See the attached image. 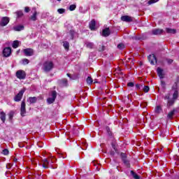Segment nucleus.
Segmentation results:
<instances>
[{"label": "nucleus", "instance_id": "1", "mask_svg": "<svg viewBox=\"0 0 179 179\" xmlns=\"http://www.w3.org/2000/svg\"><path fill=\"white\" fill-rule=\"evenodd\" d=\"M178 99V90H176L173 94V97L171 99L168 100L166 106L169 108L172 107L174 106L176 101Z\"/></svg>", "mask_w": 179, "mask_h": 179}, {"label": "nucleus", "instance_id": "2", "mask_svg": "<svg viewBox=\"0 0 179 179\" xmlns=\"http://www.w3.org/2000/svg\"><path fill=\"white\" fill-rule=\"evenodd\" d=\"M53 68H54V63H52V62L48 61L43 64V71L45 72H50L52 71Z\"/></svg>", "mask_w": 179, "mask_h": 179}, {"label": "nucleus", "instance_id": "3", "mask_svg": "<svg viewBox=\"0 0 179 179\" xmlns=\"http://www.w3.org/2000/svg\"><path fill=\"white\" fill-rule=\"evenodd\" d=\"M16 77L20 80L26 79V72L23 70H18L16 72Z\"/></svg>", "mask_w": 179, "mask_h": 179}, {"label": "nucleus", "instance_id": "4", "mask_svg": "<svg viewBox=\"0 0 179 179\" xmlns=\"http://www.w3.org/2000/svg\"><path fill=\"white\" fill-rule=\"evenodd\" d=\"M23 52L25 57H32V55H34V50L31 48L24 49Z\"/></svg>", "mask_w": 179, "mask_h": 179}, {"label": "nucleus", "instance_id": "5", "mask_svg": "<svg viewBox=\"0 0 179 179\" xmlns=\"http://www.w3.org/2000/svg\"><path fill=\"white\" fill-rule=\"evenodd\" d=\"M10 19L8 17H1V20L0 21V26L1 27H4V26H7L9 23Z\"/></svg>", "mask_w": 179, "mask_h": 179}, {"label": "nucleus", "instance_id": "6", "mask_svg": "<svg viewBox=\"0 0 179 179\" xmlns=\"http://www.w3.org/2000/svg\"><path fill=\"white\" fill-rule=\"evenodd\" d=\"M25 92L24 89L21 90L19 93L15 96L14 100L15 101H20L22 98L23 97V94Z\"/></svg>", "mask_w": 179, "mask_h": 179}, {"label": "nucleus", "instance_id": "7", "mask_svg": "<svg viewBox=\"0 0 179 179\" xmlns=\"http://www.w3.org/2000/svg\"><path fill=\"white\" fill-rule=\"evenodd\" d=\"M10 54H12V48H10V47L5 48L3 50V57H10Z\"/></svg>", "mask_w": 179, "mask_h": 179}, {"label": "nucleus", "instance_id": "8", "mask_svg": "<svg viewBox=\"0 0 179 179\" xmlns=\"http://www.w3.org/2000/svg\"><path fill=\"white\" fill-rule=\"evenodd\" d=\"M57 83L60 87H66V86H68V80L66 78H63L62 80H59Z\"/></svg>", "mask_w": 179, "mask_h": 179}, {"label": "nucleus", "instance_id": "9", "mask_svg": "<svg viewBox=\"0 0 179 179\" xmlns=\"http://www.w3.org/2000/svg\"><path fill=\"white\" fill-rule=\"evenodd\" d=\"M26 114V103L24 101H22L21 103V108H20V115L22 117H24Z\"/></svg>", "mask_w": 179, "mask_h": 179}, {"label": "nucleus", "instance_id": "10", "mask_svg": "<svg viewBox=\"0 0 179 179\" xmlns=\"http://www.w3.org/2000/svg\"><path fill=\"white\" fill-rule=\"evenodd\" d=\"M148 61L151 64V65H155V61L156 63H157V58L156 57V55H150L148 57Z\"/></svg>", "mask_w": 179, "mask_h": 179}, {"label": "nucleus", "instance_id": "11", "mask_svg": "<svg viewBox=\"0 0 179 179\" xmlns=\"http://www.w3.org/2000/svg\"><path fill=\"white\" fill-rule=\"evenodd\" d=\"M31 12L34 14L30 17V19L33 20V22H36V20H37V10H36V7L32 8Z\"/></svg>", "mask_w": 179, "mask_h": 179}, {"label": "nucleus", "instance_id": "12", "mask_svg": "<svg viewBox=\"0 0 179 179\" xmlns=\"http://www.w3.org/2000/svg\"><path fill=\"white\" fill-rule=\"evenodd\" d=\"M121 20L122 22H126L127 23H131V22H133L132 17L129 15H123L121 17Z\"/></svg>", "mask_w": 179, "mask_h": 179}, {"label": "nucleus", "instance_id": "13", "mask_svg": "<svg viewBox=\"0 0 179 179\" xmlns=\"http://www.w3.org/2000/svg\"><path fill=\"white\" fill-rule=\"evenodd\" d=\"M164 31L160 29H155L152 30V34L153 36H160Z\"/></svg>", "mask_w": 179, "mask_h": 179}, {"label": "nucleus", "instance_id": "14", "mask_svg": "<svg viewBox=\"0 0 179 179\" xmlns=\"http://www.w3.org/2000/svg\"><path fill=\"white\" fill-rule=\"evenodd\" d=\"M176 113H177V109L173 108L172 110H171L168 115H167V119L168 120H173V117L176 115Z\"/></svg>", "mask_w": 179, "mask_h": 179}, {"label": "nucleus", "instance_id": "15", "mask_svg": "<svg viewBox=\"0 0 179 179\" xmlns=\"http://www.w3.org/2000/svg\"><path fill=\"white\" fill-rule=\"evenodd\" d=\"M111 34V31H110V28H105L102 31V36L103 37H108Z\"/></svg>", "mask_w": 179, "mask_h": 179}, {"label": "nucleus", "instance_id": "16", "mask_svg": "<svg viewBox=\"0 0 179 179\" xmlns=\"http://www.w3.org/2000/svg\"><path fill=\"white\" fill-rule=\"evenodd\" d=\"M13 30H14V31H22V30H24V26L17 25L13 27Z\"/></svg>", "mask_w": 179, "mask_h": 179}, {"label": "nucleus", "instance_id": "17", "mask_svg": "<svg viewBox=\"0 0 179 179\" xmlns=\"http://www.w3.org/2000/svg\"><path fill=\"white\" fill-rule=\"evenodd\" d=\"M157 73L160 79H163L164 78V75L163 74V69H162V68L158 67L157 69Z\"/></svg>", "mask_w": 179, "mask_h": 179}, {"label": "nucleus", "instance_id": "18", "mask_svg": "<svg viewBox=\"0 0 179 179\" xmlns=\"http://www.w3.org/2000/svg\"><path fill=\"white\" fill-rule=\"evenodd\" d=\"M90 29V30H96V20H92L90 23H89Z\"/></svg>", "mask_w": 179, "mask_h": 179}, {"label": "nucleus", "instance_id": "19", "mask_svg": "<svg viewBox=\"0 0 179 179\" xmlns=\"http://www.w3.org/2000/svg\"><path fill=\"white\" fill-rule=\"evenodd\" d=\"M166 31L168 34H176L177 33V29L171 28H166Z\"/></svg>", "mask_w": 179, "mask_h": 179}, {"label": "nucleus", "instance_id": "20", "mask_svg": "<svg viewBox=\"0 0 179 179\" xmlns=\"http://www.w3.org/2000/svg\"><path fill=\"white\" fill-rule=\"evenodd\" d=\"M0 120L2 121V122H5V121H6V114L5 112L1 111L0 113Z\"/></svg>", "mask_w": 179, "mask_h": 179}, {"label": "nucleus", "instance_id": "21", "mask_svg": "<svg viewBox=\"0 0 179 179\" xmlns=\"http://www.w3.org/2000/svg\"><path fill=\"white\" fill-rule=\"evenodd\" d=\"M28 101H29L30 104H34V103H37V97H36V96L29 97Z\"/></svg>", "mask_w": 179, "mask_h": 179}, {"label": "nucleus", "instance_id": "22", "mask_svg": "<svg viewBox=\"0 0 179 179\" xmlns=\"http://www.w3.org/2000/svg\"><path fill=\"white\" fill-rule=\"evenodd\" d=\"M178 83H179V78L177 77L176 78V82H175V83L173 84V85L172 86V90H177V89H178Z\"/></svg>", "mask_w": 179, "mask_h": 179}, {"label": "nucleus", "instance_id": "23", "mask_svg": "<svg viewBox=\"0 0 179 179\" xmlns=\"http://www.w3.org/2000/svg\"><path fill=\"white\" fill-rule=\"evenodd\" d=\"M15 15H16L17 19H20V17H23V11L22 10H17L15 13Z\"/></svg>", "mask_w": 179, "mask_h": 179}, {"label": "nucleus", "instance_id": "24", "mask_svg": "<svg viewBox=\"0 0 179 179\" xmlns=\"http://www.w3.org/2000/svg\"><path fill=\"white\" fill-rule=\"evenodd\" d=\"M43 167L45 169H48V166H47V164H50V161H48V159H43Z\"/></svg>", "mask_w": 179, "mask_h": 179}, {"label": "nucleus", "instance_id": "25", "mask_svg": "<svg viewBox=\"0 0 179 179\" xmlns=\"http://www.w3.org/2000/svg\"><path fill=\"white\" fill-rule=\"evenodd\" d=\"M130 173L134 179H141V177L138 176V175L136 174V173H135L134 171H131Z\"/></svg>", "mask_w": 179, "mask_h": 179}, {"label": "nucleus", "instance_id": "26", "mask_svg": "<svg viewBox=\"0 0 179 179\" xmlns=\"http://www.w3.org/2000/svg\"><path fill=\"white\" fill-rule=\"evenodd\" d=\"M85 45L87 47V48H93V47H94V43H92V42H85Z\"/></svg>", "mask_w": 179, "mask_h": 179}, {"label": "nucleus", "instance_id": "27", "mask_svg": "<svg viewBox=\"0 0 179 179\" xmlns=\"http://www.w3.org/2000/svg\"><path fill=\"white\" fill-rule=\"evenodd\" d=\"M13 115H15V112L13 110L10 111V113H8V120L10 121H12V120L13 119Z\"/></svg>", "mask_w": 179, "mask_h": 179}, {"label": "nucleus", "instance_id": "28", "mask_svg": "<svg viewBox=\"0 0 179 179\" xmlns=\"http://www.w3.org/2000/svg\"><path fill=\"white\" fill-rule=\"evenodd\" d=\"M142 89L145 93H148L150 90V88L148 85H143Z\"/></svg>", "mask_w": 179, "mask_h": 179}, {"label": "nucleus", "instance_id": "29", "mask_svg": "<svg viewBox=\"0 0 179 179\" xmlns=\"http://www.w3.org/2000/svg\"><path fill=\"white\" fill-rule=\"evenodd\" d=\"M12 47L13 48H17L19 47V41H14Z\"/></svg>", "mask_w": 179, "mask_h": 179}, {"label": "nucleus", "instance_id": "30", "mask_svg": "<svg viewBox=\"0 0 179 179\" xmlns=\"http://www.w3.org/2000/svg\"><path fill=\"white\" fill-rule=\"evenodd\" d=\"M76 34V32H75V31H73V30H70L69 34H70V36H71V40H73Z\"/></svg>", "mask_w": 179, "mask_h": 179}, {"label": "nucleus", "instance_id": "31", "mask_svg": "<svg viewBox=\"0 0 179 179\" xmlns=\"http://www.w3.org/2000/svg\"><path fill=\"white\" fill-rule=\"evenodd\" d=\"M63 46L64 47L65 50H69V43L68 41L63 42Z\"/></svg>", "mask_w": 179, "mask_h": 179}, {"label": "nucleus", "instance_id": "32", "mask_svg": "<svg viewBox=\"0 0 179 179\" xmlns=\"http://www.w3.org/2000/svg\"><path fill=\"white\" fill-rule=\"evenodd\" d=\"M54 101H55V99H54V98L50 97V98L47 99L48 104H52V103H54Z\"/></svg>", "mask_w": 179, "mask_h": 179}, {"label": "nucleus", "instance_id": "33", "mask_svg": "<svg viewBox=\"0 0 179 179\" xmlns=\"http://www.w3.org/2000/svg\"><path fill=\"white\" fill-rule=\"evenodd\" d=\"M87 83L88 85H92L93 83V78H92V77H90V76H88L87 78Z\"/></svg>", "mask_w": 179, "mask_h": 179}, {"label": "nucleus", "instance_id": "34", "mask_svg": "<svg viewBox=\"0 0 179 179\" xmlns=\"http://www.w3.org/2000/svg\"><path fill=\"white\" fill-rule=\"evenodd\" d=\"M161 111H162V107L160 106H157L155 108V113H157V114H160Z\"/></svg>", "mask_w": 179, "mask_h": 179}, {"label": "nucleus", "instance_id": "35", "mask_svg": "<svg viewBox=\"0 0 179 179\" xmlns=\"http://www.w3.org/2000/svg\"><path fill=\"white\" fill-rule=\"evenodd\" d=\"M117 48L119 50H124V48H125V45H124V43H120L117 45Z\"/></svg>", "mask_w": 179, "mask_h": 179}, {"label": "nucleus", "instance_id": "36", "mask_svg": "<svg viewBox=\"0 0 179 179\" xmlns=\"http://www.w3.org/2000/svg\"><path fill=\"white\" fill-rule=\"evenodd\" d=\"M143 87V84H136V89L137 90H141Z\"/></svg>", "mask_w": 179, "mask_h": 179}, {"label": "nucleus", "instance_id": "37", "mask_svg": "<svg viewBox=\"0 0 179 179\" xmlns=\"http://www.w3.org/2000/svg\"><path fill=\"white\" fill-rule=\"evenodd\" d=\"M104 50H106V46L99 45V52H103V51H104Z\"/></svg>", "mask_w": 179, "mask_h": 179}, {"label": "nucleus", "instance_id": "38", "mask_svg": "<svg viewBox=\"0 0 179 179\" xmlns=\"http://www.w3.org/2000/svg\"><path fill=\"white\" fill-rule=\"evenodd\" d=\"M123 163L127 166L129 167V161H128V159H127V158L125 159H122Z\"/></svg>", "mask_w": 179, "mask_h": 179}, {"label": "nucleus", "instance_id": "39", "mask_svg": "<svg viewBox=\"0 0 179 179\" xmlns=\"http://www.w3.org/2000/svg\"><path fill=\"white\" fill-rule=\"evenodd\" d=\"M52 99H54V100L57 99V91L52 92Z\"/></svg>", "mask_w": 179, "mask_h": 179}, {"label": "nucleus", "instance_id": "40", "mask_svg": "<svg viewBox=\"0 0 179 179\" xmlns=\"http://www.w3.org/2000/svg\"><path fill=\"white\" fill-rule=\"evenodd\" d=\"M2 153L5 156H8V155H9V150H8V149L3 150Z\"/></svg>", "mask_w": 179, "mask_h": 179}, {"label": "nucleus", "instance_id": "41", "mask_svg": "<svg viewBox=\"0 0 179 179\" xmlns=\"http://www.w3.org/2000/svg\"><path fill=\"white\" fill-rule=\"evenodd\" d=\"M76 9V5L72 4L69 6V10H75Z\"/></svg>", "mask_w": 179, "mask_h": 179}, {"label": "nucleus", "instance_id": "42", "mask_svg": "<svg viewBox=\"0 0 179 179\" xmlns=\"http://www.w3.org/2000/svg\"><path fill=\"white\" fill-rule=\"evenodd\" d=\"M58 13L60 15H62V13H65V9L64 8H59L57 10Z\"/></svg>", "mask_w": 179, "mask_h": 179}, {"label": "nucleus", "instance_id": "43", "mask_svg": "<svg viewBox=\"0 0 179 179\" xmlns=\"http://www.w3.org/2000/svg\"><path fill=\"white\" fill-rule=\"evenodd\" d=\"M156 2H159V0H150L148 3V5H152V3H156Z\"/></svg>", "mask_w": 179, "mask_h": 179}, {"label": "nucleus", "instance_id": "44", "mask_svg": "<svg viewBox=\"0 0 179 179\" xmlns=\"http://www.w3.org/2000/svg\"><path fill=\"white\" fill-rule=\"evenodd\" d=\"M29 62H30V61L29 59H22L23 65H27V64H29Z\"/></svg>", "mask_w": 179, "mask_h": 179}, {"label": "nucleus", "instance_id": "45", "mask_svg": "<svg viewBox=\"0 0 179 179\" xmlns=\"http://www.w3.org/2000/svg\"><path fill=\"white\" fill-rule=\"evenodd\" d=\"M166 61L168 65H171L172 62H173L174 60H173L172 59H166Z\"/></svg>", "mask_w": 179, "mask_h": 179}, {"label": "nucleus", "instance_id": "46", "mask_svg": "<svg viewBox=\"0 0 179 179\" xmlns=\"http://www.w3.org/2000/svg\"><path fill=\"white\" fill-rule=\"evenodd\" d=\"M120 156L122 157V160H124L125 159H127V154H125V153L122 152L120 154Z\"/></svg>", "mask_w": 179, "mask_h": 179}, {"label": "nucleus", "instance_id": "47", "mask_svg": "<svg viewBox=\"0 0 179 179\" xmlns=\"http://www.w3.org/2000/svg\"><path fill=\"white\" fill-rule=\"evenodd\" d=\"M161 86H162V89H166V82L162 80L161 81Z\"/></svg>", "mask_w": 179, "mask_h": 179}, {"label": "nucleus", "instance_id": "48", "mask_svg": "<svg viewBox=\"0 0 179 179\" xmlns=\"http://www.w3.org/2000/svg\"><path fill=\"white\" fill-rule=\"evenodd\" d=\"M127 86L129 87H134L135 86V84L133 82H130L127 83Z\"/></svg>", "mask_w": 179, "mask_h": 179}, {"label": "nucleus", "instance_id": "49", "mask_svg": "<svg viewBox=\"0 0 179 179\" xmlns=\"http://www.w3.org/2000/svg\"><path fill=\"white\" fill-rule=\"evenodd\" d=\"M164 100H170V94H167L164 96Z\"/></svg>", "mask_w": 179, "mask_h": 179}, {"label": "nucleus", "instance_id": "50", "mask_svg": "<svg viewBox=\"0 0 179 179\" xmlns=\"http://www.w3.org/2000/svg\"><path fill=\"white\" fill-rule=\"evenodd\" d=\"M73 134H75V135H78V134H79V127L74 129Z\"/></svg>", "mask_w": 179, "mask_h": 179}, {"label": "nucleus", "instance_id": "51", "mask_svg": "<svg viewBox=\"0 0 179 179\" xmlns=\"http://www.w3.org/2000/svg\"><path fill=\"white\" fill-rule=\"evenodd\" d=\"M113 149H114L115 152H117V148L115 147V143L113 142L111 143Z\"/></svg>", "mask_w": 179, "mask_h": 179}, {"label": "nucleus", "instance_id": "52", "mask_svg": "<svg viewBox=\"0 0 179 179\" xmlns=\"http://www.w3.org/2000/svg\"><path fill=\"white\" fill-rule=\"evenodd\" d=\"M24 12H26V13H29V12H30V8L29 7H25L24 8Z\"/></svg>", "mask_w": 179, "mask_h": 179}, {"label": "nucleus", "instance_id": "53", "mask_svg": "<svg viewBox=\"0 0 179 179\" xmlns=\"http://www.w3.org/2000/svg\"><path fill=\"white\" fill-rule=\"evenodd\" d=\"M76 79H78L76 75L71 76V80H76Z\"/></svg>", "mask_w": 179, "mask_h": 179}, {"label": "nucleus", "instance_id": "54", "mask_svg": "<svg viewBox=\"0 0 179 179\" xmlns=\"http://www.w3.org/2000/svg\"><path fill=\"white\" fill-rule=\"evenodd\" d=\"M106 129L108 134L110 136H111V133H110V127H106Z\"/></svg>", "mask_w": 179, "mask_h": 179}, {"label": "nucleus", "instance_id": "55", "mask_svg": "<svg viewBox=\"0 0 179 179\" xmlns=\"http://www.w3.org/2000/svg\"><path fill=\"white\" fill-rule=\"evenodd\" d=\"M147 106H148V104H146V103H141V107L142 108H145V107H146Z\"/></svg>", "mask_w": 179, "mask_h": 179}, {"label": "nucleus", "instance_id": "56", "mask_svg": "<svg viewBox=\"0 0 179 179\" xmlns=\"http://www.w3.org/2000/svg\"><path fill=\"white\" fill-rule=\"evenodd\" d=\"M12 167V164H8L7 165H6V169H8V170H10V168Z\"/></svg>", "mask_w": 179, "mask_h": 179}, {"label": "nucleus", "instance_id": "57", "mask_svg": "<svg viewBox=\"0 0 179 179\" xmlns=\"http://www.w3.org/2000/svg\"><path fill=\"white\" fill-rule=\"evenodd\" d=\"M66 76H68V78H69V79L71 80L72 79V76L70 73H67Z\"/></svg>", "mask_w": 179, "mask_h": 179}, {"label": "nucleus", "instance_id": "58", "mask_svg": "<svg viewBox=\"0 0 179 179\" xmlns=\"http://www.w3.org/2000/svg\"><path fill=\"white\" fill-rule=\"evenodd\" d=\"M110 155L111 156H114V155H115V151H110Z\"/></svg>", "mask_w": 179, "mask_h": 179}, {"label": "nucleus", "instance_id": "59", "mask_svg": "<svg viewBox=\"0 0 179 179\" xmlns=\"http://www.w3.org/2000/svg\"><path fill=\"white\" fill-rule=\"evenodd\" d=\"M133 39H134V40L139 41V40H141V38L137 37V36H135V37L133 38Z\"/></svg>", "mask_w": 179, "mask_h": 179}, {"label": "nucleus", "instance_id": "60", "mask_svg": "<svg viewBox=\"0 0 179 179\" xmlns=\"http://www.w3.org/2000/svg\"><path fill=\"white\" fill-rule=\"evenodd\" d=\"M14 162H17V158H14Z\"/></svg>", "mask_w": 179, "mask_h": 179}, {"label": "nucleus", "instance_id": "61", "mask_svg": "<svg viewBox=\"0 0 179 179\" xmlns=\"http://www.w3.org/2000/svg\"><path fill=\"white\" fill-rule=\"evenodd\" d=\"M59 2H60L61 0H57Z\"/></svg>", "mask_w": 179, "mask_h": 179}]
</instances>
